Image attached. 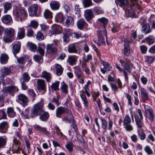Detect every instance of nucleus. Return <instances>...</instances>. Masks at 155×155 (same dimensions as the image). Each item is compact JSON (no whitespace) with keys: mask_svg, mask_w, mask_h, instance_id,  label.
<instances>
[{"mask_svg":"<svg viewBox=\"0 0 155 155\" xmlns=\"http://www.w3.org/2000/svg\"><path fill=\"white\" fill-rule=\"evenodd\" d=\"M84 15L86 19L88 21L93 18V12L91 9H87L84 11Z\"/></svg>","mask_w":155,"mask_h":155,"instance_id":"14","label":"nucleus"},{"mask_svg":"<svg viewBox=\"0 0 155 155\" xmlns=\"http://www.w3.org/2000/svg\"><path fill=\"white\" fill-rule=\"evenodd\" d=\"M66 109L63 107H60L57 108L56 110V116L57 117H61L62 114L67 111Z\"/></svg>","mask_w":155,"mask_h":155,"instance_id":"17","label":"nucleus"},{"mask_svg":"<svg viewBox=\"0 0 155 155\" xmlns=\"http://www.w3.org/2000/svg\"><path fill=\"white\" fill-rule=\"evenodd\" d=\"M41 12V8L37 4L32 5L29 8V14L32 16H39Z\"/></svg>","mask_w":155,"mask_h":155,"instance_id":"4","label":"nucleus"},{"mask_svg":"<svg viewBox=\"0 0 155 155\" xmlns=\"http://www.w3.org/2000/svg\"><path fill=\"white\" fill-rule=\"evenodd\" d=\"M130 0L133 8L140 9V5H138V0Z\"/></svg>","mask_w":155,"mask_h":155,"instance_id":"54","label":"nucleus"},{"mask_svg":"<svg viewBox=\"0 0 155 155\" xmlns=\"http://www.w3.org/2000/svg\"><path fill=\"white\" fill-rule=\"evenodd\" d=\"M71 130L73 129L74 131L76 133V135L78 134V129L77 126L75 121H73V122L71 123ZM74 131H71L70 130H68V134L70 136H72V138H73L74 136Z\"/></svg>","mask_w":155,"mask_h":155,"instance_id":"12","label":"nucleus"},{"mask_svg":"<svg viewBox=\"0 0 155 155\" xmlns=\"http://www.w3.org/2000/svg\"><path fill=\"white\" fill-rule=\"evenodd\" d=\"M44 36L43 34L40 31H38L36 35V39L39 40L41 41L44 39Z\"/></svg>","mask_w":155,"mask_h":155,"instance_id":"61","label":"nucleus"},{"mask_svg":"<svg viewBox=\"0 0 155 155\" xmlns=\"http://www.w3.org/2000/svg\"><path fill=\"white\" fill-rule=\"evenodd\" d=\"M73 143L71 141H68L65 145L66 148L70 152L73 151Z\"/></svg>","mask_w":155,"mask_h":155,"instance_id":"53","label":"nucleus"},{"mask_svg":"<svg viewBox=\"0 0 155 155\" xmlns=\"http://www.w3.org/2000/svg\"><path fill=\"white\" fill-rule=\"evenodd\" d=\"M68 51L69 53H76L77 52V47L75 45L72 44L69 45L68 46Z\"/></svg>","mask_w":155,"mask_h":155,"instance_id":"28","label":"nucleus"},{"mask_svg":"<svg viewBox=\"0 0 155 155\" xmlns=\"http://www.w3.org/2000/svg\"><path fill=\"white\" fill-rule=\"evenodd\" d=\"M145 114V116H147L151 121H153L154 116L152 113V109L147 106L144 105Z\"/></svg>","mask_w":155,"mask_h":155,"instance_id":"6","label":"nucleus"},{"mask_svg":"<svg viewBox=\"0 0 155 155\" xmlns=\"http://www.w3.org/2000/svg\"><path fill=\"white\" fill-rule=\"evenodd\" d=\"M77 58L75 55L69 56L68 57L67 62L70 65L73 66L75 64L77 61Z\"/></svg>","mask_w":155,"mask_h":155,"instance_id":"16","label":"nucleus"},{"mask_svg":"<svg viewBox=\"0 0 155 155\" xmlns=\"http://www.w3.org/2000/svg\"><path fill=\"white\" fill-rule=\"evenodd\" d=\"M100 119L101 121V127L104 130H106L107 127V123L106 120L102 117H100Z\"/></svg>","mask_w":155,"mask_h":155,"instance_id":"43","label":"nucleus"},{"mask_svg":"<svg viewBox=\"0 0 155 155\" xmlns=\"http://www.w3.org/2000/svg\"><path fill=\"white\" fill-rule=\"evenodd\" d=\"M115 2L117 5H119L126 12L130 13L132 9H135L133 8L131 4V6L128 5V1L127 0H115Z\"/></svg>","mask_w":155,"mask_h":155,"instance_id":"3","label":"nucleus"},{"mask_svg":"<svg viewBox=\"0 0 155 155\" xmlns=\"http://www.w3.org/2000/svg\"><path fill=\"white\" fill-rule=\"evenodd\" d=\"M73 68L75 69L74 73L77 78L78 79L83 77V72L80 68L77 66L73 67Z\"/></svg>","mask_w":155,"mask_h":155,"instance_id":"21","label":"nucleus"},{"mask_svg":"<svg viewBox=\"0 0 155 155\" xmlns=\"http://www.w3.org/2000/svg\"><path fill=\"white\" fill-rule=\"evenodd\" d=\"M8 126L7 121H3L0 124V132L2 133H6Z\"/></svg>","mask_w":155,"mask_h":155,"instance_id":"15","label":"nucleus"},{"mask_svg":"<svg viewBox=\"0 0 155 155\" xmlns=\"http://www.w3.org/2000/svg\"><path fill=\"white\" fill-rule=\"evenodd\" d=\"M83 3L85 7H88L92 5L91 0H84Z\"/></svg>","mask_w":155,"mask_h":155,"instance_id":"58","label":"nucleus"},{"mask_svg":"<svg viewBox=\"0 0 155 155\" xmlns=\"http://www.w3.org/2000/svg\"><path fill=\"white\" fill-rule=\"evenodd\" d=\"M102 28V30H101L97 32V35H98L99 33H101L100 34L101 36H105L107 39V32L106 28Z\"/></svg>","mask_w":155,"mask_h":155,"instance_id":"60","label":"nucleus"},{"mask_svg":"<svg viewBox=\"0 0 155 155\" xmlns=\"http://www.w3.org/2000/svg\"><path fill=\"white\" fill-rule=\"evenodd\" d=\"M21 44L20 42H18L14 43L13 46L12 51L14 54L18 53L20 50Z\"/></svg>","mask_w":155,"mask_h":155,"instance_id":"25","label":"nucleus"},{"mask_svg":"<svg viewBox=\"0 0 155 155\" xmlns=\"http://www.w3.org/2000/svg\"><path fill=\"white\" fill-rule=\"evenodd\" d=\"M101 33H99L98 35V43L99 45H103L105 43L104 37V36H101L100 34Z\"/></svg>","mask_w":155,"mask_h":155,"instance_id":"50","label":"nucleus"},{"mask_svg":"<svg viewBox=\"0 0 155 155\" xmlns=\"http://www.w3.org/2000/svg\"><path fill=\"white\" fill-rule=\"evenodd\" d=\"M2 5L4 9V12L5 13H6L8 11L10 10L12 7L11 3L8 2H4Z\"/></svg>","mask_w":155,"mask_h":155,"instance_id":"30","label":"nucleus"},{"mask_svg":"<svg viewBox=\"0 0 155 155\" xmlns=\"http://www.w3.org/2000/svg\"><path fill=\"white\" fill-rule=\"evenodd\" d=\"M49 117V114L47 112L44 111L39 115V119L42 121H45L47 120Z\"/></svg>","mask_w":155,"mask_h":155,"instance_id":"34","label":"nucleus"},{"mask_svg":"<svg viewBox=\"0 0 155 155\" xmlns=\"http://www.w3.org/2000/svg\"><path fill=\"white\" fill-rule=\"evenodd\" d=\"M63 41L65 43H68L69 41V36L67 34H64L63 37Z\"/></svg>","mask_w":155,"mask_h":155,"instance_id":"64","label":"nucleus"},{"mask_svg":"<svg viewBox=\"0 0 155 155\" xmlns=\"http://www.w3.org/2000/svg\"><path fill=\"white\" fill-rule=\"evenodd\" d=\"M18 100L21 101L24 104V106L27 105V103L28 101V98L25 95L21 94L18 96Z\"/></svg>","mask_w":155,"mask_h":155,"instance_id":"19","label":"nucleus"},{"mask_svg":"<svg viewBox=\"0 0 155 155\" xmlns=\"http://www.w3.org/2000/svg\"><path fill=\"white\" fill-rule=\"evenodd\" d=\"M123 123L124 128L126 130L130 131L133 130V127L131 124V119L128 115H127L125 116L124 119Z\"/></svg>","mask_w":155,"mask_h":155,"instance_id":"5","label":"nucleus"},{"mask_svg":"<svg viewBox=\"0 0 155 155\" xmlns=\"http://www.w3.org/2000/svg\"><path fill=\"white\" fill-rule=\"evenodd\" d=\"M55 19L61 23H63L64 21V16L61 12L58 13L55 16Z\"/></svg>","mask_w":155,"mask_h":155,"instance_id":"39","label":"nucleus"},{"mask_svg":"<svg viewBox=\"0 0 155 155\" xmlns=\"http://www.w3.org/2000/svg\"><path fill=\"white\" fill-rule=\"evenodd\" d=\"M142 32L145 34L149 33L150 32V29L149 24L147 23L144 25L142 27Z\"/></svg>","mask_w":155,"mask_h":155,"instance_id":"35","label":"nucleus"},{"mask_svg":"<svg viewBox=\"0 0 155 155\" xmlns=\"http://www.w3.org/2000/svg\"><path fill=\"white\" fill-rule=\"evenodd\" d=\"M29 110L28 108H26L21 113V115H22L24 118L29 119L30 118H32L30 117L31 113H29Z\"/></svg>","mask_w":155,"mask_h":155,"instance_id":"36","label":"nucleus"},{"mask_svg":"<svg viewBox=\"0 0 155 155\" xmlns=\"http://www.w3.org/2000/svg\"><path fill=\"white\" fill-rule=\"evenodd\" d=\"M37 88L42 91V94H44L46 91L45 81L43 80L38 79L37 80Z\"/></svg>","mask_w":155,"mask_h":155,"instance_id":"7","label":"nucleus"},{"mask_svg":"<svg viewBox=\"0 0 155 155\" xmlns=\"http://www.w3.org/2000/svg\"><path fill=\"white\" fill-rule=\"evenodd\" d=\"M7 138L6 137H0V148L5 146L6 143Z\"/></svg>","mask_w":155,"mask_h":155,"instance_id":"49","label":"nucleus"},{"mask_svg":"<svg viewBox=\"0 0 155 155\" xmlns=\"http://www.w3.org/2000/svg\"><path fill=\"white\" fill-rule=\"evenodd\" d=\"M22 78L23 81L28 82L30 80V77L27 72H25L22 74Z\"/></svg>","mask_w":155,"mask_h":155,"instance_id":"56","label":"nucleus"},{"mask_svg":"<svg viewBox=\"0 0 155 155\" xmlns=\"http://www.w3.org/2000/svg\"><path fill=\"white\" fill-rule=\"evenodd\" d=\"M13 13L15 20L18 21H24L27 17L26 12L18 7H14Z\"/></svg>","mask_w":155,"mask_h":155,"instance_id":"1","label":"nucleus"},{"mask_svg":"<svg viewBox=\"0 0 155 155\" xmlns=\"http://www.w3.org/2000/svg\"><path fill=\"white\" fill-rule=\"evenodd\" d=\"M11 72V68L4 67L0 69V73L2 77L4 78L5 76L9 75Z\"/></svg>","mask_w":155,"mask_h":155,"instance_id":"18","label":"nucleus"},{"mask_svg":"<svg viewBox=\"0 0 155 155\" xmlns=\"http://www.w3.org/2000/svg\"><path fill=\"white\" fill-rule=\"evenodd\" d=\"M120 62L121 64L124 67V69L127 71L129 73H130L131 72L130 67L133 66V65L125 63L124 61L121 59L120 60Z\"/></svg>","mask_w":155,"mask_h":155,"instance_id":"26","label":"nucleus"},{"mask_svg":"<svg viewBox=\"0 0 155 155\" xmlns=\"http://www.w3.org/2000/svg\"><path fill=\"white\" fill-rule=\"evenodd\" d=\"M43 15L44 17L46 19H50L52 17V13L49 10H45L44 12Z\"/></svg>","mask_w":155,"mask_h":155,"instance_id":"44","label":"nucleus"},{"mask_svg":"<svg viewBox=\"0 0 155 155\" xmlns=\"http://www.w3.org/2000/svg\"><path fill=\"white\" fill-rule=\"evenodd\" d=\"M61 27L60 26H56L54 27L52 34H59L61 33Z\"/></svg>","mask_w":155,"mask_h":155,"instance_id":"51","label":"nucleus"},{"mask_svg":"<svg viewBox=\"0 0 155 155\" xmlns=\"http://www.w3.org/2000/svg\"><path fill=\"white\" fill-rule=\"evenodd\" d=\"M20 146L21 142L19 140L16 139L14 140L12 147L16 153H20V151L21 150Z\"/></svg>","mask_w":155,"mask_h":155,"instance_id":"8","label":"nucleus"},{"mask_svg":"<svg viewBox=\"0 0 155 155\" xmlns=\"http://www.w3.org/2000/svg\"><path fill=\"white\" fill-rule=\"evenodd\" d=\"M5 34L10 38L12 37L15 33L14 29L11 28L5 29Z\"/></svg>","mask_w":155,"mask_h":155,"instance_id":"33","label":"nucleus"},{"mask_svg":"<svg viewBox=\"0 0 155 155\" xmlns=\"http://www.w3.org/2000/svg\"><path fill=\"white\" fill-rule=\"evenodd\" d=\"M43 104L41 102L35 104L31 111L30 117L33 118L42 113L43 112Z\"/></svg>","mask_w":155,"mask_h":155,"instance_id":"2","label":"nucleus"},{"mask_svg":"<svg viewBox=\"0 0 155 155\" xmlns=\"http://www.w3.org/2000/svg\"><path fill=\"white\" fill-rule=\"evenodd\" d=\"M67 113L68 114V116L64 117L62 119L63 121H69L70 123H72L73 121H75L71 111L68 110H67Z\"/></svg>","mask_w":155,"mask_h":155,"instance_id":"13","label":"nucleus"},{"mask_svg":"<svg viewBox=\"0 0 155 155\" xmlns=\"http://www.w3.org/2000/svg\"><path fill=\"white\" fill-rule=\"evenodd\" d=\"M1 20L4 23L8 24L10 23L12 21L11 15H5L2 16Z\"/></svg>","mask_w":155,"mask_h":155,"instance_id":"24","label":"nucleus"},{"mask_svg":"<svg viewBox=\"0 0 155 155\" xmlns=\"http://www.w3.org/2000/svg\"><path fill=\"white\" fill-rule=\"evenodd\" d=\"M80 96L83 102V104L84 106L86 107H87L88 106V103L87 99L86 96L84 94L83 92L82 94H80Z\"/></svg>","mask_w":155,"mask_h":155,"instance_id":"46","label":"nucleus"},{"mask_svg":"<svg viewBox=\"0 0 155 155\" xmlns=\"http://www.w3.org/2000/svg\"><path fill=\"white\" fill-rule=\"evenodd\" d=\"M41 77L45 79L48 82H50L52 78V76L51 73L45 71L42 72Z\"/></svg>","mask_w":155,"mask_h":155,"instance_id":"23","label":"nucleus"},{"mask_svg":"<svg viewBox=\"0 0 155 155\" xmlns=\"http://www.w3.org/2000/svg\"><path fill=\"white\" fill-rule=\"evenodd\" d=\"M4 90L5 92L9 93L13 96L14 94L18 91V89L17 87L11 85L6 87Z\"/></svg>","mask_w":155,"mask_h":155,"instance_id":"10","label":"nucleus"},{"mask_svg":"<svg viewBox=\"0 0 155 155\" xmlns=\"http://www.w3.org/2000/svg\"><path fill=\"white\" fill-rule=\"evenodd\" d=\"M76 137L82 145H84L85 144V142L84 140L81 135L79 134L78 133L77 135H76Z\"/></svg>","mask_w":155,"mask_h":155,"instance_id":"63","label":"nucleus"},{"mask_svg":"<svg viewBox=\"0 0 155 155\" xmlns=\"http://www.w3.org/2000/svg\"><path fill=\"white\" fill-rule=\"evenodd\" d=\"M9 57L6 54H2L0 57V63L2 64H6L8 61Z\"/></svg>","mask_w":155,"mask_h":155,"instance_id":"31","label":"nucleus"},{"mask_svg":"<svg viewBox=\"0 0 155 155\" xmlns=\"http://www.w3.org/2000/svg\"><path fill=\"white\" fill-rule=\"evenodd\" d=\"M100 60L101 63L102 64L104 67L107 71H110L112 69V67L110 65L108 62L103 61L101 59H100Z\"/></svg>","mask_w":155,"mask_h":155,"instance_id":"42","label":"nucleus"},{"mask_svg":"<svg viewBox=\"0 0 155 155\" xmlns=\"http://www.w3.org/2000/svg\"><path fill=\"white\" fill-rule=\"evenodd\" d=\"M50 5L51 9L53 10H58L60 7L59 3L56 1H52L50 3Z\"/></svg>","mask_w":155,"mask_h":155,"instance_id":"27","label":"nucleus"},{"mask_svg":"<svg viewBox=\"0 0 155 155\" xmlns=\"http://www.w3.org/2000/svg\"><path fill=\"white\" fill-rule=\"evenodd\" d=\"M7 112L8 117H13L16 116V113L12 107H9L7 109Z\"/></svg>","mask_w":155,"mask_h":155,"instance_id":"37","label":"nucleus"},{"mask_svg":"<svg viewBox=\"0 0 155 155\" xmlns=\"http://www.w3.org/2000/svg\"><path fill=\"white\" fill-rule=\"evenodd\" d=\"M61 90L62 92L64 94L68 93V86L64 82L61 83Z\"/></svg>","mask_w":155,"mask_h":155,"instance_id":"45","label":"nucleus"},{"mask_svg":"<svg viewBox=\"0 0 155 155\" xmlns=\"http://www.w3.org/2000/svg\"><path fill=\"white\" fill-rule=\"evenodd\" d=\"M28 44L31 51L35 52L37 51V47L35 44L30 42H28Z\"/></svg>","mask_w":155,"mask_h":155,"instance_id":"52","label":"nucleus"},{"mask_svg":"<svg viewBox=\"0 0 155 155\" xmlns=\"http://www.w3.org/2000/svg\"><path fill=\"white\" fill-rule=\"evenodd\" d=\"M56 74L58 76L61 75L63 72V68H62L61 65L57 64H56Z\"/></svg>","mask_w":155,"mask_h":155,"instance_id":"41","label":"nucleus"},{"mask_svg":"<svg viewBox=\"0 0 155 155\" xmlns=\"http://www.w3.org/2000/svg\"><path fill=\"white\" fill-rule=\"evenodd\" d=\"M98 20L103 24V25L101 26V28H105L106 26L108 23L107 19L104 18H98Z\"/></svg>","mask_w":155,"mask_h":155,"instance_id":"48","label":"nucleus"},{"mask_svg":"<svg viewBox=\"0 0 155 155\" xmlns=\"http://www.w3.org/2000/svg\"><path fill=\"white\" fill-rule=\"evenodd\" d=\"M47 51L49 54H55L57 52V49L53 44H48L47 46Z\"/></svg>","mask_w":155,"mask_h":155,"instance_id":"20","label":"nucleus"},{"mask_svg":"<svg viewBox=\"0 0 155 155\" xmlns=\"http://www.w3.org/2000/svg\"><path fill=\"white\" fill-rule=\"evenodd\" d=\"M52 102L55 103L57 106H58L61 104V101L59 100V98L57 96L53 97Z\"/></svg>","mask_w":155,"mask_h":155,"instance_id":"55","label":"nucleus"},{"mask_svg":"<svg viewBox=\"0 0 155 155\" xmlns=\"http://www.w3.org/2000/svg\"><path fill=\"white\" fill-rule=\"evenodd\" d=\"M77 26L79 30H82L84 28H87L88 24L84 18H81L77 21Z\"/></svg>","mask_w":155,"mask_h":155,"instance_id":"9","label":"nucleus"},{"mask_svg":"<svg viewBox=\"0 0 155 155\" xmlns=\"http://www.w3.org/2000/svg\"><path fill=\"white\" fill-rule=\"evenodd\" d=\"M135 121L138 129H141L143 124L142 120L143 119H140L139 116L137 115H135Z\"/></svg>","mask_w":155,"mask_h":155,"instance_id":"22","label":"nucleus"},{"mask_svg":"<svg viewBox=\"0 0 155 155\" xmlns=\"http://www.w3.org/2000/svg\"><path fill=\"white\" fill-rule=\"evenodd\" d=\"M38 24L37 22L33 20L31 21L29 25L27 26V27H32L34 28H36L38 27Z\"/></svg>","mask_w":155,"mask_h":155,"instance_id":"59","label":"nucleus"},{"mask_svg":"<svg viewBox=\"0 0 155 155\" xmlns=\"http://www.w3.org/2000/svg\"><path fill=\"white\" fill-rule=\"evenodd\" d=\"M138 136L141 140H144L146 137V134L142 129H138L137 130Z\"/></svg>","mask_w":155,"mask_h":155,"instance_id":"40","label":"nucleus"},{"mask_svg":"<svg viewBox=\"0 0 155 155\" xmlns=\"http://www.w3.org/2000/svg\"><path fill=\"white\" fill-rule=\"evenodd\" d=\"M19 31L18 32L17 37L19 39H21L24 37L25 35V29L23 28H19Z\"/></svg>","mask_w":155,"mask_h":155,"instance_id":"38","label":"nucleus"},{"mask_svg":"<svg viewBox=\"0 0 155 155\" xmlns=\"http://www.w3.org/2000/svg\"><path fill=\"white\" fill-rule=\"evenodd\" d=\"M59 81H56L54 83H52L51 86V87L52 89L54 91L59 90Z\"/></svg>","mask_w":155,"mask_h":155,"instance_id":"47","label":"nucleus"},{"mask_svg":"<svg viewBox=\"0 0 155 155\" xmlns=\"http://www.w3.org/2000/svg\"><path fill=\"white\" fill-rule=\"evenodd\" d=\"M7 119V115L5 111L3 110H0V120Z\"/></svg>","mask_w":155,"mask_h":155,"instance_id":"62","label":"nucleus"},{"mask_svg":"<svg viewBox=\"0 0 155 155\" xmlns=\"http://www.w3.org/2000/svg\"><path fill=\"white\" fill-rule=\"evenodd\" d=\"M34 128L37 130L40 131L47 135H49L50 134V132L47 131L45 127H41L38 125H36L34 126Z\"/></svg>","mask_w":155,"mask_h":155,"instance_id":"29","label":"nucleus"},{"mask_svg":"<svg viewBox=\"0 0 155 155\" xmlns=\"http://www.w3.org/2000/svg\"><path fill=\"white\" fill-rule=\"evenodd\" d=\"M74 20L73 17L71 16H67L65 18L63 23L66 27L72 26L74 23Z\"/></svg>","mask_w":155,"mask_h":155,"instance_id":"11","label":"nucleus"},{"mask_svg":"<svg viewBox=\"0 0 155 155\" xmlns=\"http://www.w3.org/2000/svg\"><path fill=\"white\" fill-rule=\"evenodd\" d=\"M141 96L142 98L144 100L148 99V94L146 89L142 88L140 90Z\"/></svg>","mask_w":155,"mask_h":155,"instance_id":"32","label":"nucleus"},{"mask_svg":"<svg viewBox=\"0 0 155 155\" xmlns=\"http://www.w3.org/2000/svg\"><path fill=\"white\" fill-rule=\"evenodd\" d=\"M43 56L38 55H35L33 57L34 60L36 62L40 63V62L43 60Z\"/></svg>","mask_w":155,"mask_h":155,"instance_id":"57","label":"nucleus"}]
</instances>
